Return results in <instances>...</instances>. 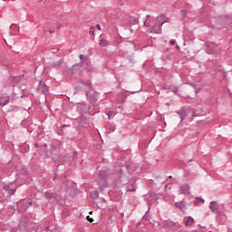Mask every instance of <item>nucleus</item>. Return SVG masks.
<instances>
[{
    "instance_id": "nucleus-1",
    "label": "nucleus",
    "mask_w": 232,
    "mask_h": 232,
    "mask_svg": "<svg viewBox=\"0 0 232 232\" xmlns=\"http://www.w3.org/2000/svg\"><path fill=\"white\" fill-rule=\"evenodd\" d=\"M209 208H211V211L214 212L215 214H219V205L217 201H211Z\"/></svg>"
},
{
    "instance_id": "nucleus-2",
    "label": "nucleus",
    "mask_w": 232,
    "mask_h": 232,
    "mask_svg": "<svg viewBox=\"0 0 232 232\" xmlns=\"http://www.w3.org/2000/svg\"><path fill=\"white\" fill-rule=\"evenodd\" d=\"M188 189H190V187H188V184L181 186L180 192L183 195L188 194Z\"/></svg>"
},
{
    "instance_id": "nucleus-3",
    "label": "nucleus",
    "mask_w": 232,
    "mask_h": 232,
    "mask_svg": "<svg viewBox=\"0 0 232 232\" xmlns=\"http://www.w3.org/2000/svg\"><path fill=\"white\" fill-rule=\"evenodd\" d=\"M188 109H184L183 111L178 112V114L181 116V121H183V119H185V117L188 116Z\"/></svg>"
},
{
    "instance_id": "nucleus-4",
    "label": "nucleus",
    "mask_w": 232,
    "mask_h": 232,
    "mask_svg": "<svg viewBox=\"0 0 232 232\" xmlns=\"http://www.w3.org/2000/svg\"><path fill=\"white\" fill-rule=\"evenodd\" d=\"M8 98L7 97H5V98H1L0 99V106H5L6 104H8Z\"/></svg>"
},
{
    "instance_id": "nucleus-5",
    "label": "nucleus",
    "mask_w": 232,
    "mask_h": 232,
    "mask_svg": "<svg viewBox=\"0 0 232 232\" xmlns=\"http://www.w3.org/2000/svg\"><path fill=\"white\" fill-rule=\"evenodd\" d=\"M193 223H194L193 218H190V217L187 218V220L185 222L186 226H191Z\"/></svg>"
},
{
    "instance_id": "nucleus-6",
    "label": "nucleus",
    "mask_w": 232,
    "mask_h": 232,
    "mask_svg": "<svg viewBox=\"0 0 232 232\" xmlns=\"http://www.w3.org/2000/svg\"><path fill=\"white\" fill-rule=\"evenodd\" d=\"M98 197H99V193H98L97 190H94V191L91 192V198L97 199Z\"/></svg>"
},
{
    "instance_id": "nucleus-7",
    "label": "nucleus",
    "mask_w": 232,
    "mask_h": 232,
    "mask_svg": "<svg viewBox=\"0 0 232 232\" xmlns=\"http://www.w3.org/2000/svg\"><path fill=\"white\" fill-rule=\"evenodd\" d=\"M108 40H102L100 42V45L102 46V47H105L108 45Z\"/></svg>"
},
{
    "instance_id": "nucleus-8",
    "label": "nucleus",
    "mask_w": 232,
    "mask_h": 232,
    "mask_svg": "<svg viewBox=\"0 0 232 232\" xmlns=\"http://www.w3.org/2000/svg\"><path fill=\"white\" fill-rule=\"evenodd\" d=\"M160 18H157V22H158V23H157V24L154 26V28H160V25H163V24H164V23H160Z\"/></svg>"
},
{
    "instance_id": "nucleus-9",
    "label": "nucleus",
    "mask_w": 232,
    "mask_h": 232,
    "mask_svg": "<svg viewBox=\"0 0 232 232\" xmlns=\"http://www.w3.org/2000/svg\"><path fill=\"white\" fill-rule=\"evenodd\" d=\"M45 197H46V198L51 199V198H53V193L46 192Z\"/></svg>"
},
{
    "instance_id": "nucleus-10",
    "label": "nucleus",
    "mask_w": 232,
    "mask_h": 232,
    "mask_svg": "<svg viewBox=\"0 0 232 232\" xmlns=\"http://www.w3.org/2000/svg\"><path fill=\"white\" fill-rule=\"evenodd\" d=\"M204 203V199L203 198H196V202H195V204H198V203Z\"/></svg>"
},
{
    "instance_id": "nucleus-11",
    "label": "nucleus",
    "mask_w": 232,
    "mask_h": 232,
    "mask_svg": "<svg viewBox=\"0 0 232 232\" xmlns=\"http://www.w3.org/2000/svg\"><path fill=\"white\" fill-rule=\"evenodd\" d=\"M179 208H183L185 207V203L184 202H181V203H179V205H177Z\"/></svg>"
},
{
    "instance_id": "nucleus-12",
    "label": "nucleus",
    "mask_w": 232,
    "mask_h": 232,
    "mask_svg": "<svg viewBox=\"0 0 232 232\" xmlns=\"http://www.w3.org/2000/svg\"><path fill=\"white\" fill-rule=\"evenodd\" d=\"M87 220L88 222L92 223L94 221V219H92V218H90V216H87Z\"/></svg>"
},
{
    "instance_id": "nucleus-13",
    "label": "nucleus",
    "mask_w": 232,
    "mask_h": 232,
    "mask_svg": "<svg viewBox=\"0 0 232 232\" xmlns=\"http://www.w3.org/2000/svg\"><path fill=\"white\" fill-rule=\"evenodd\" d=\"M175 44H176L175 40H172V41L169 42V44H170V45H175Z\"/></svg>"
},
{
    "instance_id": "nucleus-14",
    "label": "nucleus",
    "mask_w": 232,
    "mask_h": 232,
    "mask_svg": "<svg viewBox=\"0 0 232 232\" xmlns=\"http://www.w3.org/2000/svg\"><path fill=\"white\" fill-rule=\"evenodd\" d=\"M90 34H94V31H92V28H90Z\"/></svg>"
},
{
    "instance_id": "nucleus-15",
    "label": "nucleus",
    "mask_w": 232,
    "mask_h": 232,
    "mask_svg": "<svg viewBox=\"0 0 232 232\" xmlns=\"http://www.w3.org/2000/svg\"><path fill=\"white\" fill-rule=\"evenodd\" d=\"M79 58H80V60H82L84 58V55L83 54H80Z\"/></svg>"
},
{
    "instance_id": "nucleus-16",
    "label": "nucleus",
    "mask_w": 232,
    "mask_h": 232,
    "mask_svg": "<svg viewBox=\"0 0 232 232\" xmlns=\"http://www.w3.org/2000/svg\"><path fill=\"white\" fill-rule=\"evenodd\" d=\"M46 91H47V89H46V87H44V91H43L44 94H46Z\"/></svg>"
},
{
    "instance_id": "nucleus-17",
    "label": "nucleus",
    "mask_w": 232,
    "mask_h": 232,
    "mask_svg": "<svg viewBox=\"0 0 232 232\" xmlns=\"http://www.w3.org/2000/svg\"><path fill=\"white\" fill-rule=\"evenodd\" d=\"M97 30L101 31V25L100 24H97Z\"/></svg>"
},
{
    "instance_id": "nucleus-18",
    "label": "nucleus",
    "mask_w": 232,
    "mask_h": 232,
    "mask_svg": "<svg viewBox=\"0 0 232 232\" xmlns=\"http://www.w3.org/2000/svg\"><path fill=\"white\" fill-rule=\"evenodd\" d=\"M176 50H178V51L180 50V47L176 45Z\"/></svg>"
},
{
    "instance_id": "nucleus-19",
    "label": "nucleus",
    "mask_w": 232,
    "mask_h": 232,
    "mask_svg": "<svg viewBox=\"0 0 232 232\" xmlns=\"http://www.w3.org/2000/svg\"><path fill=\"white\" fill-rule=\"evenodd\" d=\"M14 190H10V194L14 195Z\"/></svg>"
},
{
    "instance_id": "nucleus-20",
    "label": "nucleus",
    "mask_w": 232,
    "mask_h": 232,
    "mask_svg": "<svg viewBox=\"0 0 232 232\" xmlns=\"http://www.w3.org/2000/svg\"><path fill=\"white\" fill-rule=\"evenodd\" d=\"M8 188H9L8 187H4L5 190H8Z\"/></svg>"
},
{
    "instance_id": "nucleus-21",
    "label": "nucleus",
    "mask_w": 232,
    "mask_h": 232,
    "mask_svg": "<svg viewBox=\"0 0 232 232\" xmlns=\"http://www.w3.org/2000/svg\"><path fill=\"white\" fill-rule=\"evenodd\" d=\"M109 118H111V114H109Z\"/></svg>"
},
{
    "instance_id": "nucleus-22",
    "label": "nucleus",
    "mask_w": 232,
    "mask_h": 232,
    "mask_svg": "<svg viewBox=\"0 0 232 232\" xmlns=\"http://www.w3.org/2000/svg\"><path fill=\"white\" fill-rule=\"evenodd\" d=\"M4 1H10V0H4Z\"/></svg>"
}]
</instances>
